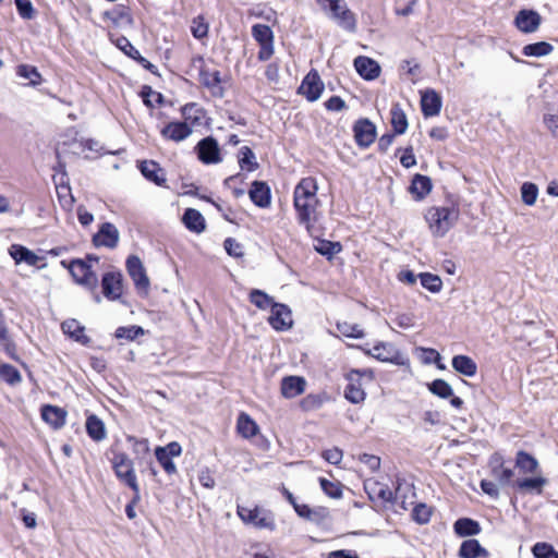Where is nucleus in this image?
I'll use <instances>...</instances> for the list:
<instances>
[{
    "mask_svg": "<svg viewBox=\"0 0 558 558\" xmlns=\"http://www.w3.org/2000/svg\"><path fill=\"white\" fill-rule=\"evenodd\" d=\"M318 185L313 177L303 178L294 187L293 207L296 213V220L311 231L317 221L318 207L320 202L317 197Z\"/></svg>",
    "mask_w": 558,
    "mask_h": 558,
    "instance_id": "nucleus-1",
    "label": "nucleus"
},
{
    "mask_svg": "<svg viewBox=\"0 0 558 558\" xmlns=\"http://www.w3.org/2000/svg\"><path fill=\"white\" fill-rule=\"evenodd\" d=\"M421 107L425 117L437 116L441 109V98L435 90L427 89L422 93Z\"/></svg>",
    "mask_w": 558,
    "mask_h": 558,
    "instance_id": "nucleus-19",
    "label": "nucleus"
},
{
    "mask_svg": "<svg viewBox=\"0 0 558 558\" xmlns=\"http://www.w3.org/2000/svg\"><path fill=\"white\" fill-rule=\"evenodd\" d=\"M0 378L10 385H14L21 381V374L14 366L3 364L0 366Z\"/></svg>",
    "mask_w": 558,
    "mask_h": 558,
    "instance_id": "nucleus-51",
    "label": "nucleus"
},
{
    "mask_svg": "<svg viewBox=\"0 0 558 558\" xmlns=\"http://www.w3.org/2000/svg\"><path fill=\"white\" fill-rule=\"evenodd\" d=\"M342 450L337 447L327 449L323 452V458L331 464H339L342 460Z\"/></svg>",
    "mask_w": 558,
    "mask_h": 558,
    "instance_id": "nucleus-62",
    "label": "nucleus"
},
{
    "mask_svg": "<svg viewBox=\"0 0 558 558\" xmlns=\"http://www.w3.org/2000/svg\"><path fill=\"white\" fill-rule=\"evenodd\" d=\"M315 250L328 258H331L335 254L341 251V244L339 242H331L327 240L318 241L315 245Z\"/></svg>",
    "mask_w": 558,
    "mask_h": 558,
    "instance_id": "nucleus-46",
    "label": "nucleus"
},
{
    "mask_svg": "<svg viewBox=\"0 0 558 558\" xmlns=\"http://www.w3.org/2000/svg\"><path fill=\"white\" fill-rule=\"evenodd\" d=\"M428 389L432 393L442 399H447L453 395L451 386L444 379H435L428 385Z\"/></svg>",
    "mask_w": 558,
    "mask_h": 558,
    "instance_id": "nucleus-44",
    "label": "nucleus"
},
{
    "mask_svg": "<svg viewBox=\"0 0 558 558\" xmlns=\"http://www.w3.org/2000/svg\"><path fill=\"white\" fill-rule=\"evenodd\" d=\"M86 430L88 436L96 441H100L106 438L105 424L96 415L87 417Z\"/></svg>",
    "mask_w": 558,
    "mask_h": 558,
    "instance_id": "nucleus-35",
    "label": "nucleus"
},
{
    "mask_svg": "<svg viewBox=\"0 0 558 558\" xmlns=\"http://www.w3.org/2000/svg\"><path fill=\"white\" fill-rule=\"evenodd\" d=\"M417 0H396L395 11L398 15L407 16L412 13Z\"/></svg>",
    "mask_w": 558,
    "mask_h": 558,
    "instance_id": "nucleus-61",
    "label": "nucleus"
},
{
    "mask_svg": "<svg viewBox=\"0 0 558 558\" xmlns=\"http://www.w3.org/2000/svg\"><path fill=\"white\" fill-rule=\"evenodd\" d=\"M328 16L336 21L340 27L349 32H354L356 28L355 15L343 0L333 3Z\"/></svg>",
    "mask_w": 558,
    "mask_h": 558,
    "instance_id": "nucleus-9",
    "label": "nucleus"
},
{
    "mask_svg": "<svg viewBox=\"0 0 558 558\" xmlns=\"http://www.w3.org/2000/svg\"><path fill=\"white\" fill-rule=\"evenodd\" d=\"M63 267H66L73 279L81 286L85 287L90 291H95L98 286V277L92 270L90 265L82 259H74L70 264L65 260L61 262Z\"/></svg>",
    "mask_w": 558,
    "mask_h": 558,
    "instance_id": "nucleus-5",
    "label": "nucleus"
},
{
    "mask_svg": "<svg viewBox=\"0 0 558 558\" xmlns=\"http://www.w3.org/2000/svg\"><path fill=\"white\" fill-rule=\"evenodd\" d=\"M391 125L393 129V133L397 135H401L405 133L408 129V120L407 116L401 109L400 105L396 104L391 108Z\"/></svg>",
    "mask_w": 558,
    "mask_h": 558,
    "instance_id": "nucleus-34",
    "label": "nucleus"
},
{
    "mask_svg": "<svg viewBox=\"0 0 558 558\" xmlns=\"http://www.w3.org/2000/svg\"><path fill=\"white\" fill-rule=\"evenodd\" d=\"M119 238L120 234L116 226L110 222H105L94 235L93 242L96 246L114 248L118 245Z\"/></svg>",
    "mask_w": 558,
    "mask_h": 558,
    "instance_id": "nucleus-12",
    "label": "nucleus"
},
{
    "mask_svg": "<svg viewBox=\"0 0 558 558\" xmlns=\"http://www.w3.org/2000/svg\"><path fill=\"white\" fill-rule=\"evenodd\" d=\"M114 335L118 339L134 340L144 335V329L140 326L119 327Z\"/></svg>",
    "mask_w": 558,
    "mask_h": 558,
    "instance_id": "nucleus-53",
    "label": "nucleus"
},
{
    "mask_svg": "<svg viewBox=\"0 0 558 558\" xmlns=\"http://www.w3.org/2000/svg\"><path fill=\"white\" fill-rule=\"evenodd\" d=\"M191 31L195 38L201 39L207 35L208 25L204 22L203 17L197 16L192 22Z\"/></svg>",
    "mask_w": 558,
    "mask_h": 558,
    "instance_id": "nucleus-57",
    "label": "nucleus"
},
{
    "mask_svg": "<svg viewBox=\"0 0 558 558\" xmlns=\"http://www.w3.org/2000/svg\"><path fill=\"white\" fill-rule=\"evenodd\" d=\"M541 22V15L534 10H521L514 19V24L518 29L525 34L536 32Z\"/></svg>",
    "mask_w": 558,
    "mask_h": 558,
    "instance_id": "nucleus-14",
    "label": "nucleus"
},
{
    "mask_svg": "<svg viewBox=\"0 0 558 558\" xmlns=\"http://www.w3.org/2000/svg\"><path fill=\"white\" fill-rule=\"evenodd\" d=\"M252 35L254 39L259 44H272L274 35L272 31L268 25L256 24L252 27Z\"/></svg>",
    "mask_w": 558,
    "mask_h": 558,
    "instance_id": "nucleus-43",
    "label": "nucleus"
},
{
    "mask_svg": "<svg viewBox=\"0 0 558 558\" xmlns=\"http://www.w3.org/2000/svg\"><path fill=\"white\" fill-rule=\"evenodd\" d=\"M421 284L427 289L428 291L433 293H437L442 288V281L441 279L433 274L429 272H422L420 274Z\"/></svg>",
    "mask_w": 558,
    "mask_h": 558,
    "instance_id": "nucleus-45",
    "label": "nucleus"
},
{
    "mask_svg": "<svg viewBox=\"0 0 558 558\" xmlns=\"http://www.w3.org/2000/svg\"><path fill=\"white\" fill-rule=\"evenodd\" d=\"M324 90V83L318 73L314 70L310 71L304 77L299 93L305 96L308 101H316Z\"/></svg>",
    "mask_w": 558,
    "mask_h": 558,
    "instance_id": "nucleus-10",
    "label": "nucleus"
},
{
    "mask_svg": "<svg viewBox=\"0 0 558 558\" xmlns=\"http://www.w3.org/2000/svg\"><path fill=\"white\" fill-rule=\"evenodd\" d=\"M451 364L456 372L468 377H473L477 372L476 363L468 355L453 356Z\"/></svg>",
    "mask_w": 558,
    "mask_h": 558,
    "instance_id": "nucleus-31",
    "label": "nucleus"
},
{
    "mask_svg": "<svg viewBox=\"0 0 558 558\" xmlns=\"http://www.w3.org/2000/svg\"><path fill=\"white\" fill-rule=\"evenodd\" d=\"M110 38L116 44V46L120 50H122L126 56L131 57L132 59L141 58V53L138 52V50L133 47V45L126 37L120 36L113 39L112 34H110Z\"/></svg>",
    "mask_w": 558,
    "mask_h": 558,
    "instance_id": "nucleus-47",
    "label": "nucleus"
},
{
    "mask_svg": "<svg viewBox=\"0 0 558 558\" xmlns=\"http://www.w3.org/2000/svg\"><path fill=\"white\" fill-rule=\"evenodd\" d=\"M515 464L525 473H534L538 468L536 459L524 451L518 452Z\"/></svg>",
    "mask_w": 558,
    "mask_h": 558,
    "instance_id": "nucleus-42",
    "label": "nucleus"
},
{
    "mask_svg": "<svg viewBox=\"0 0 558 558\" xmlns=\"http://www.w3.org/2000/svg\"><path fill=\"white\" fill-rule=\"evenodd\" d=\"M155 456L167 474L172 475L177 473V466L172 461V458L166 456L163 450H161V447L156 448Z\"/></svg>",
    "mask_w": 558,
    "mask_h": 558,
    "instance_id": "nucleus-52",
    "label": "nucleus"
},
{
    "mask_svg": "<svg viewBox=\"0 0 558 558\" xmlns=\"http://www.w3.org/2000/svg\"><path fill=\"white\" fill-rule=\"evenodd\" d=\"M354 138L360 147H368L376 138V126L368 119H361L353 126Z\"/></svg>",
    "mask_w": 558,
    "mask_h": 558,
    "instance_id": "nucleus-11",
    "label": "nucleus"
},
{
    "mask_svg": "<svg viewBox=\"0 0 558 558\" xmlns=\"http://www.w3.org/2000/svg\"><path fill=\"white\" fill-rule=\"evenodd\" d=\"M192 133V128L186 122H170L162 130L161 135L174 142H181L187 138Z\"/></svg>",
    "mask_w": 558,
    "mask_h": 558,
    "instance_id": "nucleus-18",
    "label": "nucleus"
},
{
    "mask_svg": "<svg viewBox=\"0 0 558 558\" xmlns=\"http://www.w3.org/2000/svg\"><path fill=\"white\" fill-rule=\"evenodd\" d=\"M16 74L20 77L29 81V85L37 86L41 83V75L37 68L29 64H20L16 69Z\"/></svg>",
    "mask_w": 558,
    "mask_h": 558,
    "instance_id": "nucleus-39",
    "label": "nucleus"
},
{
    "mask_svg": "<svg viewBox=\"0 0 558 558\" xmlns=\"http://www.w3.org/2000/svg\"><path fill=\"white\" fill-rule=\"evenodd\" d=\"M432 191V181L428 177L415 174L410 185V192L417 201L423 199Z\"/></svg>",
    "mask_w": 558,
    "mask_h": 558,
    "instance_id": "nucleus-30",
    "label": "nucleus"
},
{
    "mask_svg": "<svg viewBox=\"0 0 558 558\" xmlns=\"http://www.w3.org/2000/svg\"><path fill=\"white\" fill-rule=\"evenodd\" d=\"M236 513L243 523L258 530L274 532L276 530L275 514L265 508L255 506L253 508L238 506Z\"/></svg>",
    "mask_w": 558,
    "mask_h": 558,
    "instance_id": "nucleus-3",
    "label": "nucleus"
},
{
    "mask_svg": "<svg viewBox=\"0 0 558 558\" xmlns=\"http://www.w3.org/2000/svg\"><path fill=\"white\" fill-rule=\"evenodd\" d=\"M125 266L135 288L140 291L147 292L150 281L141 258L136 255H131L128 257Z\"/></svg>",
    "mask_w": 558,
    "mask_h": 558,
    "instance_id": "nucleus-7",
    "label": "nucleus"
},
{
    "mask_svg": "<svg viewBox=\"0 0 558 558\" xmlns=\"http://www.w3.org/2000/svg\"><path fill=\"white\" fill-rule=\"evenodd\" d=\"M9 254L16 264L25 263L28 266H36L44 258L36 255L33 251L20 244H12Z\"/></svg>",
    "mask_w": 558,
    "mask_h": 558,
    "instance_id": "nucleus-21",
    "label": "nucleus"
},
{
    "mask_svg": "<svg viewBox=\"0 0 558 558\" xmlns=\"http://www.w3.org/2000/svg\"><path fill=\"white\" fill-rule=\"evenodd\" d=\"M239 165L242 170L254 171L258 168V163L256 162L255 154L253 150L243 146L240 149Z\"/></svg>",
    "mask_w": 558,
    "mask_h": 558,
    "instance_id": "nucleus-38",
    "label": "nucleus"
},
{
    "mask_svg": "<svg viewBox=\"0 0 558 558\" xmlns=\"http://www.w3.org/2000/svg\"><path fill=\"white\" fill-rule=\"evenodd\" d=\"M532 551L535 558H558V553L555 548L546 543H536Z\"/></svg>",
    "mask_w": 558,
    "mask_h": 558,
    "instance_id": "nucleus-54",
    "label": "nucleus"
},
{
    "mask_svg": "<svg viewBox=\"0 0 558 558\" xmlns=\"http://www.w3.org/2000/svg\"><path fill=\"white\" fill-rule=\"evenodd\" d=\"M430 509L424 504L416 505L412 511L413 520L420 524L427 523L430 519Z\"/></svg>",
    "mask_w": 558,
    "mask_h": 558,
    "instance_id": "nucleus-55",
    "label": "nucleus"
},
{
    "mask_svg": "<svg viewBox=\"0 0 558 558\" xmlns=\"http://www.w3.org/2000/svg\"><path fill=\"white\" fill-rule=\"evenodd\" d=\"M195 149L198 159L205 165H216L222 160L218 142L211 136L199 141Z\"/></svg>",
    "mask_w": 558,
    "mask_h": 558,
    "instance_id": "nucleus-8",
    "label": "nucleus"
},
{
    "mask_svg": "<svg viewBox=\"0 0 558 558\" xmlns=\"http://www.w3.org/2000/svg\"><path fill=\"white\" fill-rule=\"evenodd\" d=\"M453 529L459 536H472L481 532L480 524L469 518L457 520L454 522Z\"/></svg>",
    "mask_w": 558,
    "mask_h": 558,
    "instance_id": "nucleus-33",
    "label": "nucleus"
},
{
    "mask_svg": "<svg viewBox=\"0 0 558 558\" xmlns=\"http://www.w3.org/2000/svg\"><path fill=\"white\" fill-rule=\"evenodd\" d=\"M236 429L244 438H252L258 433V426L255 421L246 413H241L238 417Z\"/></svg>",
    "mask_w": 558,
    "mask_h": 558,
    "instance_id": "nucleus-32",
    "label": "nucleus"
},
{
    "mask_svg": "<svg viewBox=\"0 0 558 558\" xmlns=\"http://www.w3.org/2000/svg\"><path fill=\"white\" fill-rule=\"evenodd\" d=\"M544 477L524 478L517 482L518 488L522 490H535L541 494L543 486L546 484Z\"/></svg>",
    "mask_w": 558,
    "mask_h": 558,
    "instance_id": "nucleus-49",
    "label": "nucleus"
},
{
    "mask_svg": "<svg viewBox=\"0 0 558 558\" xmlns=\"http://www.w3.org/2000/svg\"><path fill=\"white\" fill-rule=\"evenodd\" d=\"M538 195V189L534 183L525 182L521 186V197L525 205L532 206L535 204Z\"/></svg>",
    "mask_w": 558,
    "mask_h": 558,
    "instance_id": "nucleus-48",
    "label": "nucleus"
},
{
    "mask_svg": "<svg viewBox=\"0 0 558 558\" xmlns=\"http://www.w3.org/2000/svg\"><path fill=\"white\" fill-rule=\"evenodd\" d=\"M544 123L546 124V126L550 131V133L555 137H558V116H556V114L545 116Z\"/></svg>",
    "mask_w": 558,
    "mask_h": 558,
    "instance_id": "nucleus-64",
    "label": "nucleus"
},
{
    "mask_svg": "<svg viewBox=\"0 0 558 558\" xmlns=\"http://www.w3.org/2000/svg\"><path fill=\"white\" fill-rule=\"evenodd\" d=\"M225 250L230 256L241 257L243 256V246L234 239L228 238L223 243Z\"/></svg>",
    "mask_w": 558,
    "mask_h": 558,
    "instance_id": "nucleus-60",
    "label": "nucleus"
},
{
    "mask_svg": "<svg viewBox=\"0 0 558 558\" xmlns=\"http://www.w3.org/2000/svg\"><path fill=\"white\" fill-rule=\"evenodd\" d=\"M337 329L341 335L348 338L360 339L364 336L363 330L356 324H350L347 322L338 323Z\"/></svg>",
    "mask_w": 558,
    "mask_h": 558,
    "instance_id": "nucleus-50",
    "label": "nucleus"
},
{
    "mask_svg": "<svg viewBox=\"0 0 558 558\" xmlns=\"http://www.w3.org/2000/svg\"><path fill=\"white\" fill-rule=\"evenodd\" d=\"M365 377L369 381L373 380V373L372 371H359V369H352L347 378L349 380L348 386L344 390V397L347 400H349L352 403H361L364 401L366 393L362 387L361 379Z\"/></svg>",
    "mask_w": 558,
    "mask_h": 558,
    "instance_id": "nucleus-6",
    "label": "nucleus"
},
{
    "mask_svg": "<svg viewBox=\"0 0 558 558\" xmlns=\"http://www.w3.org/2000/svg\"><path fill=\"white\" fill-rule=\"evenodd\" d=\"M62 330L76 341L86 342L87 337L84 335V327L75 319L65 320L62 323Z\"/></svg>",
    "mask_w": 558,
    "mask_h": 558,
    "instance_id": "nucleus-37",
    "label": "nucleus"
},
{
    "mask_svg": "<svg viewBox=\"0 0 558 558\" xmlns=\"http://www.w3.org/2000/svg\"><path fill=\"white\" fill-rule=\"evenodd\" d=\"M492 474L501 485H507L513 476V471L504 468L502 458L499 454H494L490 459Z\"/></svg>",
    "mask_w": 558,
    "mask_h": 558,
    "instance_id": "nucleus-26",
    "label": "nucleus"
},
{
    "mask_svg": "<svg viewBox=\"0 0 558 558\" xmlns=\"http://www.w3.org/2000/svg\"><path fill=\"white\" fill-rule=\"evenodd\" d=\"M19 14L26 20L34 17V8L29 0H15Z\"/></svg>",
    "mask_w": 558,
    "mask_h": 558,
    "instance_id": "nucleus-59",
    "label": "nucleus"
},
{
    "mask_svg": "<svg viewBox=\"0 0 558 558\" xmlns=\"http://www.w3.org/2000/svg\"><path fill=\"white\" fill-rule=\"evenodd\" d=\"M372 355L381 362H390L397 365H403L405 363L403 355L387 343L376 344L372 350Z\"/></svg>",
    "mask_w": 558,
    "mask_h": 558,
    "instance_id": "nucleus-16",
    "label": "nucleus"
},
{
    "mask_svg": "<svg viewBox=\"0 0 558 558\" xmlns=\"http://www.w3.org/2000/svg\"><path fill=\"white\" fill-rule=\"evenodd\" d=\"M368 494L371 498H376L383 502H391L393 500L392 490L381 483L376 482L372 484Z\"/></svg>",
    "mask_w": 558,
    "mask_h": 558,
    "instance_id": "nucleus-40",
    "label": "nucleus"
},
{
    "mask_svg": "<svg viewBox=\"0 0 558 558\" xmlns=\"http://www.w3.org/2000/svg\"><path fill=\"white\" fill-rule=\"evenodd\" d=\"M140 170L147 180L154 182L155 184L159 186H163L166 184L165 172L157 162L153 160L142 161L140 165Z\"/></svg>",
    "mask_w": 558,
    "mask_h": 558,
    "instance_id": "nucleus-24",
    "label": "nucleus"
},
{
    "mask_svg": "<svg viewBox=\"0 0 558 558\" xmlns=\"http://www.w3.org/2000/svg\"><path fill=\"white\" fill-rule=\"evenodd\" d=\"M354 66L356 72L365 80H375L380 74L379 64L367 57H357L354 60Z\"/></svg>",
    "mask_w": 558,
    "mask_h": 558,
    "instance_id": "nucleus-17",
    "label": "nucleus"
},
{
    "mask_svg": "<svg viewBox=\"0 0 558 558\" xmlns=\"http://www.w3.org/2000/svg\"><path fill=\"white\" fill-rule=\"evenodd\" d=\"M250 301L259 310H267L274 305V300L266 292L254 289L250 293Z\"/></svg>",
    "mask_w": 558,
    "mask_h": 558,
    "instance_id": "nucleus-41",
    "label": "nucleus"
},
{
    "mask_svg": "<svg viewBox=\"0 0 558 558\" xmlns=\"http://www.w3.org/2000/svg\"><path fill=\"white\" fill-rule=\"evenodd\" d=\"M554 50V47L546 41H538L534 44H529L523 47L522 53L525 57H536L541 58L549 54Z\"/></svg>",
    "mask_w": 558,
    "mask_h": 558,
    "instance_id": "nucleus-36",
    "label": "nucleus"
},
{
    "mask_svg": "<svg viewBox=\"0 0 558 558\" xmlns=\"http://www.w3.org/2000/svg\"><path fill=\"white\" fill-rule=\"evenodd\" d=\"M248 195L251 201L260 208H266L270 205V190L264 182L254 181Z\"/></svg>",
    "mask_w": 558,
    "mask_h": 558,
    "instance_id": "nucleus-22",
    "label": "nucleus"
},
{
    "mask_svg": "<svg viewBox=\"0 0 558 558\" xmlns=\"http://www.w3.org/2000/svg\"><path fill=\"white\" fill-rule=\"evenodd\" d=\"M102 293L108 300H118L122 294V275L118 271L106 272L101 280Z\"/></svg>",
    "mask_w": 558,
    "mask_h": 558,
    "instance_id": "nucleus-13",
    "label": "nucleus"
},
{
    "mask_svg": "<svg viewBox=\"0 0 558 558\" xmlns=\"http://www.w3.org/2000/svg\"><path fill=\"white\" fill-rule=\"evenodd\" d=\"M182 220L184 226L193 232L201 233L205 230V219L202 214L194 208H187L183 214Z\"/></svg>",
    "mask_w": 558,
    "mask_h": 558,
    "instance_id": "nucleus-29",
    "label": "nucleus"
},
{
    "mask_svg": "<svg viewBox=\"0 0 558 558\" xmlns=\"http://www.w3.org/2000/svg\"><path fill=\"white\" fill-rule=\"evenodd\" d=\"M202 110L197 107L196 104H186L182 107V116L185 121L192 120L193 122H198L201 120Z\"/></svg>",
    "mask_w": 558,
    "mask_h": 558,
    "instance_id": "nucleus-58",
    "label": "nucleus"
},
{
    "mask_svg": "<svg viewBox=\"0 0 558 558\" xmlns=\"http://www.w3.org/2000/svg\"><path fill=\"white\" fill-rule=\"evenodd\" d=\"M400 162L407 169L416 165V158L413 154L412 146H409L404 149L403 155L400 157Z\"/></svg>",
    "mask_w": 558,
    "mask_h": 558,
    "instance_id": "nucleus-63",
    "label": "nucleus"
},
{
    "mask_svg": "<svg viewBox=\"0 0 558 558\" xmlns=\"http://www.w3.org/2000/svg\"><path fill=\"white\" fill-rule=\"evenodd\" d=\"M306 381L299 376H288L281 381V393L284 398L291 399L300 396L305 390Z\"/></svg>",
    "mask_w": 558,
    "mask_h": 558,
    "instance_id": "nucleus-23",
    "label": "nucleus"
},
{
    "mask_svg": "<svg viewBox=\"0 0 558 558\" xmlns=\"http://www.w3.org/2000/svg\"><path fill=\"white\" fill-rule=\"evenodd\" d=\"M111 463L117 477L135 493V501H140V486L132 460L124 452H116Z\"/></svg>",
    "mask_w": 558,
    "mask_h": 558,
    "instance_id": "nucleus-4",
    "label": "nucleus"
},
{
    "mask_svg": "<svg viewBox=\"0 0 558 558\" xmlns=\"http://www.w3.org/2000/svg\"><path fill=\"white\" fill-rule=\"evenodd\" d=\"M320 487L325 494L332 498H339L342 495V490L337 483H332L324 477L319 478Z\"/></svg>",
    "mask_w": 558,
    "mask_h": 558,
    "instance_id": "nucleus-56",
    "label": "nucleus"
},
{
    "mask_svg": "<svg viewBox=\"0 0 558 558\" xmlns=\"http://www.w3.org/2000/svg\"><path fill=\"white\" fill-rule=\"evenodd\" d=\"M105 15L111 21L113 26L121 29H128L133 24L131 14L123 7H117L113 10L106 12Z\"/></svg>",
    "mask_w": 558,
    "mask_h": 558,
    "instance_id": "nucleus-27",
    "label": "nucleus"
},
{
    "mask_svg": "<svg viewBox=\"0 0 558 558\" xmlns=\"http://www.w3.org/2000/svg\"><path fill=\"white\" fill-rule=\"evenodd\" d=\"M199 82L202 85L208 88L214 96H223V88L221 86V77L219 71L209 72L207 70H201Z\"/></svg>",
    "mask_w": 558,
    "mask_h": 558,
    "instance_id": "nucleus-25",
    "label": "nucleus"
},
{
    "mask_svg": "<svg viewBox=\"0 0 558 558\" xmlns=\"http://www.w3.org/2000/svg\"><path fill=\"white\" fill-rule=\"evenodd\" d=\"M459 211L454 207H430L425 214L433 235L442 238L454 226Z\"/></svg>",
    "mask_w": 558,
    "mask_h": 558,
    "instance_id": "nucleus-2",
    "label": "nucleus"
},
{
    "mask_svg": "<svg viewBox=\"0 0 558 558\" xmlns=\"http://www.w3.org/2000/svg\"><path fill=\"white\" fill-rule=\"evenodd\" d=\"M41 418L52 428L59 429L65 424L66 411L56 405H44Z\"/></svg>",
    "mask_w": 558,
    "mask_h": 558,
    "instance_id": "nucleus-20",
    "label": "nucleus"
},
{
    "mask_svg": "<svg viewBox=\"0 0 558 558\" xmlns=\"http://www.w3.org/2000/svg\"><path fill=\"white\" fill-rule=\"evenodd\" d=\"M459 556L461 558H488V551L481 546L477 539L464 541L459 549Z\"/></svg>",
    "mask_w": 558,
    "mask_h": 558,
    "instance_id": "nucleus-28",
    "label": "nucleus"
},
{
    "mask_svg": "<svg viewBox=\"0 0 558 558\" xmlns=\"http://www.w3.org/2000/svg\"><path fill=\"white\" fill-rule=\"evenodd\" d=\"M271 315L268 318L269 324L276 330H286L291 327V311L284 304L274 303Z\"/></svg>",
    "mask_w": 558,
    "mask_h": 558,
    "instance_id": "nucleus-15",
    "label": "nucleus"
}]
</instances>
